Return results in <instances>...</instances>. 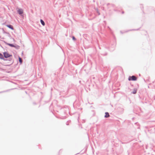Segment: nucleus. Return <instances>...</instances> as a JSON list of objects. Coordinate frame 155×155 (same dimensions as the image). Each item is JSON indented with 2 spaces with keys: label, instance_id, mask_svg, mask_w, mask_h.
<instances>
[{
  "label": "nucleus",
  "instance_id": "4",
  "mask_svg": "<svg viewBox=\"0 0 155 155\" xmlns=\"http://www.w3.org/2000/svg\"><path fill=\"white\" fill-rule=\"evenodd\" d=\"M6 26L9 28L11 29L12 30H13L14 29V28L13 26L11 25H7Z\"/></svg>",
  "mask_w": 155,
  "mask_h": 155
},
{
  "label": "nucleus",
  "instance_id": "5",
  "mask_svg": "<svg viewBox=\"0 0 155 155\" xmlns=\"http://www.w3.org/2000/svg\"><path fill=\"white\" fill-rule=\"evenodd\" d=\"M105 115L104 117L106 118L108 117H109L110 115L109 113L108 112H106L105 113Z\"/></svg>",
  "mask_w": 155,
  "mask_h": 155
},
{
  "label": "nucleus",
  "instance_id": "7",
  "mask_svg": "<svg viewBox=\"0 0 155 155\" xmlns=\"http://www.w3.org/2000/svg\"><path fill=\"white\" fill-rule=\"evenodd\" d=\"M4 58L2 54L0 53V58L1 59H3Z\"/></svg>",
  "mask_w": 155,
  "mask_h": 155
},
{
  "label": "nucleus",
  "instance_id": "11",
  "mask_svg": "<svg viewBox=\"0 0 155 155\" xmlns=\"http://www.w3.org/2000/svg\"><path fill=\"white\" fill-rule=\"evenodd\" d=\"M72 39H73L74 40H76V39L75 38V37L74 36L73 37H72Z\"/></svg>",
  "mask_w": 155,
  "mask_h": 155
},
{
  "label": "nucleus",
  "instance_id": "10",
  "mask_svg": "<svg viewBox=\"0 0 155 155\" xmlns=\"http://www.w3.org/2000/svg\"><path fill=\"white\" fill-rule=\"evenodd\" d=\"M137 92V90L136 89H134L132 93L133 94H135Z\"/></svg>",
  "mask_w": 155,
  "mask_h": 155
},
{
  "label": "nucleus",
  "instance_id": "1",
  "mask_svg": "<svg viewBox=\"0 0 155 155\" xmlns=\"http://www.w3.org/2000/svg\"><path fill=\"white\" fill-rule=\"evenodd\" d=\"M137 79V78L135 76H130L128 78V80L129 81H136Z\"/></svg>",
  "mask_w": 155,
  "mask_h": 155
},
{
  "label": "nucleus",
  "instance_id": "2",
  "mask_svg": "<svg viewBox=\"0 0 155 155\" xmlns=\"http://www.w3.org/2000/svg\"><path fill=\"white\" fill-rule=\"evenodd\" d=\"M3 54L5 58H8L12 56V55H10L8 53L6 52L4 53Z\"/></svg>",
  "mask_w": 155,
  "mask_h": 155
},
{
  "label": "nucleus",
  "instance_id": "3",
  "mask_svg": "<svg viewBox=\"0 0 155 155\" xmlns=\"http://www.w3.org/2000/svg\"><path fill=\"white\" fill-rule=\"evenodd\" d=\"M17 12L20 15L22 14L23 12V11L22 9H18Z\"/></svg>",
  "mask_w": 155,
  "mask_h": 155
},
{
  "label": "nucleus",
  "instance_id": "9",
  "mask_svg": "<svg viewBox=\"0 0 155 155\" xmlns=\"http://www.w3.org/2000/svg\"><path fill=\"white\" fill-rule=\"evenodd\" d=\"M8 45L9 46L11 47H15V46L14 45L12 44H8Z\"/></svg>",
  "mask_w": 155,
  "mask_h": 155
},
{
  "label": "nucleus",
  "instance_id": "6",
  "mask_svg": "<svg viewBox=\"0 0 155 155\" xmlns=\"http://www.w3.org/2000/svg\"><path fill=\"white\" fill-rule=\"evenodd\" d=\"M40 21L42 25L43 26H44L45 25L44 22L41 19V20Z\"/></svg>",
  "mask_w": 155,
  "mask_h": 155
},
{
  "label": "nucleus",
  "instance_id": "8",
  "mask_svg": "<svg viewBox=\"0 0 155 155\" xmlns=\"http://www.w3.org/2000/svg\"><path fill=\"white\" fill-rule=\"evenodd\" d=\"M19 60L20 63L21 64L22 63V60L20 57H19Z\"/></svg>",
  "mask_w": 155,
  "mask_h": 155
}]
</instances>
